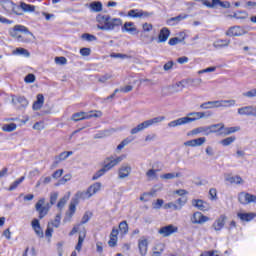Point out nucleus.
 Returning a JSON list of instances; mask_svg holds the SVG:
<instances>
[{"label": "nucleus", "instance_id": "f257e3e1", "mask_svg": "<svg viewBox=\"0 0 256 256\" xmlns=\"http://www.w3.org/2000/svg\"><path fill=\"white\" fill-rule=\"evenodd\" d=\"M211 112H190L185 117L178 118L168 123V127H179L181 125H189V123H195L199 119H205V117H211Z\"/></svg>", "mask_w": 256, "mask_h": 256}, {"label": "nucleus", "instance_id": "f03ea898", "mask_svg": "<svg viewBox=\"0 0 256 256\" xmlns=\"http://www.w3.org/2000/svg\"><path fill=\"white\" fill-rule=\"evenodd\" d=\"M96 21L99 23L98 29L101 31H113L115 27L123 25V20H121V18H111L109 15L99 14L96 17Z\"/></svg>", "mask_w": 256, "mask_h": 256}, {"label": "nucleus", "instance_id": "7ed1b4c3", "mask_svg": "<svg viewBox=\"0 0 256 256\" xmlns=\"http://www.w3.org/2000/svg\"><path fill=\"white\" fill-rule=\"evenodd\" d=\"M101 187H103V184L101 182H95L94 184L90 185L86 191L83 192H77L76 198L77 199H91L93 195H97L99 191H101Z\"/></svg>", "mask_w": 256, "mask_h": 256}, {"label": "nucleus", "instance_id": "20e7f679", "mask_svg": "<svg viewBox=\"0 0 256 256\" xmlns=\"http://www.w3.org/2000/svg\"><path fill=\"white\" fill-rule=\"evenodd\" d=\"M103 116V112L99 111V110H92L90 112H77L74 113L71 117L72 121H84L85 119H93V117L95 119H99V117Z\"/></svg>", "mask_w": 256, "mask_h": 256}, {"label": "nucleus", "instance_id": "39448f33", "mask_svg": "<svg viewBox=\"0 0 256 256\" xmlns=\"http://www.w3.org/2000/svg\"><path fill=\"white\" fill-rule=\"evenodd\" d=\"M35 209L39 213V219H43V217H46L47 213H49V209H51V204L45 203V198H41L35 204Z\"/></svg>", "mask_w": 256, "mask_h": 256}, {"label": "nucleus", "instance_id": "423d86ee", "mask_svg": "<svg viewBox=\"0 0 256 256\" xmlns=\"http://www.w3.org/2000/svg\"><path fill=\"white\" fill-rule=\"evenodd\" d=\"M125 159V155H121V156H109L105 159L104 161V169L106 171H111V169H113V167H117V165H119V163H121V161H123Z\"/></svg>", "mask_w": 256, "mask_h": 256}, {"label": "nucleus", "instance_id": "0eeeda50", "mask_svg": "<svg viewBox=\"0 0 256 256\" xmlns=\"http://www.w3.org/2000/svg\"><path fill=\"white\" fill-rule=\"evenodd\" d=\"M227 37H242V35H247V30L241 26H232L225 33Z\"/></svg>", "mask_w": 256, "mask_h": 256}, {"label": "nucleus", "instance_id": "6e6552de", "mask_svg": "<svg viewBox=\"0 0 256 256\" xmlns=\"http://www.w3.org/2000/svg\"><path fill=\"white\" fill-rule=\"evenodd\" d=\"M209 220V217L203 215L201 212H194L190 217V221L193 225H203V223H207Z\"/></svg>", "mask_w": 256, "mask_h": 256}, {"label": "nucleus", "instance_id": "1a4fd4ad", "mask_svg": "<svg viewBox=\"0 0 256 256\" xmlns=\"http://www.w3.org/2000/svg\"><path fill=\"white\" fill-rule=\"evenodd\" d=\"M238 201L242 205H249V203H256V195L246 193V192H241L238 195Z\"/></svg>", "mask_w": 256, "mask_h": 256}, {"label": "nucleus", "instance_id": "9d476101", "mask_svg": "<svg viewBox=\"0 0 256 256\" xmlns=\"http://www.w3.org/2000/svg\"><path fill=\"white\" fill-rule=\"evenodd\" d=\"M179 231V228L173 224L164 226L158 230L159 235L162 237H171L173 233H177Z\"/></svg>", "mask_w": 256, "mask_h": 256}, {"label": "nucleus", "instance_id": "9b49d317", "mask_svg": "<svg viewBox=\"0 0 256 256\" xmlns=\"http://www.w3.org/2000/svg\"><path fill=\"white\" fill-rule=\"evenodd\" d=\"M150 16L151 14L149 12H145L139 9L130 10L127 13V17H131L132 19H145Z\"/></svg>", "mask_w": 256, "mask_h": 256}, {"label": "nucleus", "instance_id": "f8f14e48", "mask_svg": "<svg viewBox=\"0 0 256 256\" xmlns=\"http://www.w3.org/2000/svg\"><path fill=\"white\" fill-rule=\"evenodd\" d=\"M225 223H227V216L222 214L214 221L212 229H214V231H221L223 227H225Z\"/></svg>", "mask_w": 256, "mask_h": 256}, {"label": "nucleus", "instance_id": "ddd939ff", "mask_svg": "<svg viewBox=\"0 0 256 256\" xmlns=\"http://www.w3.org/2000/svg\"><path fill=\"white\" fill-rule=\"evenodd\" d=\"M205 143H207V138L200 137V138H196V139L186 141L184 143V145L186 147H201L202 145H205Z\"/></svg>", "mask_w": 256, "mask_h": 256}, {"label": "nucleus", "instance_id": "4468645a", "mask_svg": "<svg viewBox=\"0 0 256 256\" xmlns=\"http://www.w3.org/2000/svg\"><path fill=\"white\" fill-rule=\"evenodd\" d=\"M131 175V167L127 164L121 165L118 169V179H127Z\"/></svg>", "mask_w": 256, "mask_h": 256}, {"label": "nucleus", "instance_id": "2eb2a0df", "mask_svg": "<svg viewBox=\"0 0 256 256\" xmlns=\"http://www.w3.org/2000/svg\"><path fill=\"white\" fill-rule=\"evenodd\" d=\"M210 128L209 126H200L197 128H194L188 135H205L206 137L209 136Z\"/></svg>", "mask_w": 256, "mask_h": 256}, {"label": "nucleus", "instance_id": "dca6fc26", "mask_svg": "<svg viewBox=\"0 0 256 256\" xmlns=\"http://www.w3.org/2000/svg\"><path fill=\"white\" fill-rule=\"evenodd\" d=\"M149 248V241L145 238H141L138 240V249L141 256L147 255V251Z\"/></svg>", "mask_w": 256, "mask_h": 256}, {"label": "nucleus", "instance_id": "f3484780", "mask_svg": "<svg viewBox=\"0 0 256 256\" xmlns=\"http://www.w3.org/2000/svg\"><path fill=\"white\" fill-rule=\"evenodd\" d=\"M192 205L193 207H196V209H199V211H209L210 209L208 203L201 199L192 200Z\"/></svg>", "mask_w": 256, "mask_h": 256}, {"label": "nucleus", "instance_id": "a211bd4d", "mask_svg": "<svg viewBox=\"0 0 256 256\" xmlns=\"http://www.w3.org/2000/svg\"><path fill=\"white\" fill-rule=\"evenodd\" d=\"M73 155V151H65L60 153L56 158L52 165V167H57L61 161H65L68 157H71Z\"/></svg>", "mask_w": 256, "mask_h": 256}, {"label": "nucleus", "instance_id": "6ab92c4d", "mask_svg": "<svg viewBox=\"0 0 256 256\" xmlns=\"http://www.w3.org/2000/svg\"><path fill=\"white\" fill-rule=\"evenodd\" d=\"M31 225H32V229L34 230L36 235L38 237L43 238L44 237L43 228H41V223H39V220L38 219H33L32 222H31Z\"/></svg>", "mask_w": 256, "mask_h": 256}, {"label": "nucleus", "instance_id": "aec40b11", "mask_svg": "<svg viewBox=\"0 0 256 256\" xmlns=\"http://www.w3.org/2000/svg\"><path fill=\"white\" fill-rule=\"evenodd\" d=\"M44 104H45V96H43V94H38L36 96V101L33 103L32 109L34 111H39V109H41Z\"/></svg>", "mask_w": 256, "mask_h": 256}, {"label": "nucleus", "instance_id": "412c9836", "mask_svg": "<svg viewBox=\"0 0 256 256\" xmlns=\"http://www.w3.org/2000/svg\"><path fill=\"white\" fill-rule=\"evenodd\" d=\"M85 237H87V230L83 228V230L79 232L78 243L75 247L76 251L79 252L83 248V241H85Z\"/></svg>", "mask_w": 256, "mask_h": 256}, {"label": "nucleus", "instance_id": "4be33fe9", "mask_svg": "<svg viewBox=\"0 0 256 256\" xmlns=\"http://www.w3.org/2000/svg\"><path fill=\"white\" fill-rule=\"evenodd\" d=\"M237 217L241 219L242 221H253V219L256 217L255 212H249V213H243V212H238Z\"/></svg>", "mask_w": 256, "mask_h": 256}, {"label": "nucleus", "instance_id": "5701e85b", "mask_svg": "<svg viewBox=\"0 0 256 256\" xmlns=\"http://www.w3.org/2000/svg\"><path fill=\"white\" fill-rule=\"evenodd\" d=\"M149 126L147 124V121H144L140 124H138L136 127L132 128L130 130L131 135H137V133H141V131H145V129H148Z\"/></svg>", "mask_w": 256, "mask_h": 256}, {"label": "nucleus", "instance_id": "b1692460", "mask_svg": "<svg viewBox=\"0 0 256 256\" xmlns=\"http://www.w3.org/2000/svg\"><path fill=\"white\" fill-rule=\"evenodd\" d=\"M10 35L14 39H17L20 43H29L31 41V39L25 38L23 35L17 32V30H11Z\"/></svg>", "mask_w": 256, "mask_h": 256}, {"label": "nucleus", "instance_id": "393cba45", "mask_svg": "<svg viewBox=\"0 0 256 256\" xmlns=\"http://www.w3.org/2000/svg\"><path fill=\"white\" fill-rule=\"evenodd\" d=\"M163 251H165V244L158 243L152 248L151 256H161L163 255Z\"/></svg>", "mask_w": 256, "mask_h": 256}, {"label": "nucleus", "instance_id": "a878e982", "mask_svg": "<svg viewBox=\"0 0 256 256\" xmlns=\"http://www.w3.org/2000/svg\"><path fill=\"white\" fill-rule=\"evenodd\" d=\"M171 32L167 28H163L158 36V43H165L169 39Z\"/></svg>", "mask_w": 256, "mask_h": 256}, {"label": "nucleus", "instance_id": "bb28decb", "mask_svg": "<svg viewBox=\"0 0 256 256\" xmlns=\"http://www.w3.org/2000/svg\"><path fill=\"white\" fill-rule=\"evenodd\" d=\"M122 31H126V33H130L131 35H135L137 33V28L133 22H126L122 27Z\"/></svg>", "mask_w": 256, "mask_h": 256}, {"label": "nucleus", "instance_id": "cd10ccee", "mask_svg": "<svg viewBox=\"0 0 256 256\" xmlns=\"http://www.w3.org/2000/svg\"><path fill=\"white\" fill-rule=\"evenodd\" d=\"M12 105H21L23 108H25L27 105H29V101L27 98L20 96L18 98H12Z\"/></svg>", "mask_w": 256, "mask_h": 256}, {"label": "nucleus", "instance_id": "c85d7f7f", "mask_svg": "<svg viewBox=\"0 0 256 256\" xmlns=\"http://www.w3.org/2000/svg\"><path fill=\"white\" fill-rule=\"evenodd\" d=\"M208 129H210L209 135L213 133H221L223 129H225V124L223 123H218V124H212L208 126Z\"/></svg>", "mask_w": 256, "mask_h": 256}, {"label": "nucleus", "instance_id": "c756f323", "mask_svg": "<svg viewBox=\"0 0 256 256\" xmlns=\"http://www.w3.org/2000/svg\"><path fill=\"white\" fill-rule=\"evenodd\" d=\"M117 235H119V230L114 228L110 234V240L108 241L109 247H115V245H117Z\"/></svg>", "mask_w": 256, "mask_h": 256}, {"label": "nucleus", "instance_id": "7c9ffc66", "mask_svg": "<svg viewBox=\"0 0 256 256\" xmlns=\"http://www.w3.org/2000/svg\"><path fill=\"white\" fill-rule=\"evenodd\" d=\"M165 121V116H158L149 120H146V124L148 125V127H151L153 125H157V123H161Z\"/></svg>", "mask_w": 256, "mask_h": 256}, {"label": "nucleus", "instance_id": "2f4dec72", "mask_svg": "<svg viewBox=\"0 0 256 256\" xmlns=\"http://www.w3.org/2000/svg\"><path fill=\"white\" fill-rule=\"evenodd\" d=\"M179 177H181V172H172V173L162 174L160 176V179L170 180V179H177Z\"/></svg>", "mask_w": 256, "mask_h": 256}, {"label": "nucleus", "instance_id": "473e14b6", "mask_svg": "<svg viewBox=\"0 0 256 256\" xmlns=\"http://www.w3.org/2000/svg\"><path fill=\"white\" fill-rule=\"evenodd\" d=\"M89 7L94 13L103 11V4L101 2H92Z\"/></svg>", "mask_w": 256, "mask_h": 256}, {"label": "nucleus", "instance_id": "72a5a7b5", "mask_svg": "<svg viewBox=\"0 0 256 256\" xmlns=\"http://www.w3.org/2000/svg\"><path fill=\"white\" fill-rule=\"evenodd\" d=\"M12 55H24V57H30L31 53L25 48H16L12 51Z\"/></svg>", "mask_w": 256, "mask_h": 256}, {"label": "nucleus", "instance_id": "f704fd0d", "mask_svg": "<svg viewBox=\"0 0 256 256\" xmlns=\"http://www.w3.org/2000/svg\"><path fill=\"white\" fill-rule=\"evenodd\" d=\"M17 129V124L15 123H10V124H4L2 126V131L5 133H13Z\"/></svg>", "mask_w": 256, "mask_h": 256}, {"label": "nucleus", "instance_id": "c9c22d12", "mask_svg": "<svg viewBox=\"0 0 256 256\" xmlns=\"http://www.w3.org/2000/svg\"><path fill=\"white\" fill-rule=\"evenodd\" d=\"M12 30L17 31L18 33H26V35H30V37H33V33L29 32V30L25 26L16 25Z\"/></svg>", "mask_w": 256, "mask_h": 256}, {"label": "nucleus", "instance_id": "e433bc0d", "mask_svg": "<svg viewBox=\"0 0 256 256\" xmlns=\"http://www.w3.org/2000/svg\"><path fill=\"white\" fill-rule=\"evenodd\" d=\"M237 131H241L240 126L224 128V132H221L220 134L223 135L224 133L225 135H231L233 133H237Z\"/></svg>", "mask_w": 256, "mask_h": 256}, {"label": "nucleus", "instance_id": "4c0bfd02", "mask_svg": "<svg viewBox=\"0 0 256 256\" xmlns=\"http://www.w3.org/2000/svg\"><path fill=\"white\" fill-rule=\"evenodd\" d=\"M119 231L122 235H127V233H129V225L127 224V221L120 222Z\"/></svg>", "mask_w": 256, "mask_h": 256}, {"label": "nucleus", "instance_id": "58836bf2", "mask_svg": "<svg viewBox=\"0 0 256 256\" xmlns=\"http://www.w3.org/2000/svg\"><path fill=\"white\" fill-rule=\"evenodd\" d=\"M146 177H147L148 181H155V179L158 178V176H157V170H155V169H149V170L146 172Z\"/></svg>", "mask_w": 256, "mask_h": 256}, {"label": "nucleus", "instance_id": "ea45409f", "mask_svg": "<svg viewBox=\"0 0 256 256\" xmlns=\"http://www.w3.org/2000/svg\"><path fill=\"white\" fill-rule=\"evenodd\" d=\"M174 203H176V207L181 211L187 205V197L178 198Z\"/></svg>", "mask_w": 256, "mask_h": 256}, {"label": "nucleus", "instance_id": "a19ab883", "mask_svg": "<svg viewBox=\"0 0 256 256\" xmlns=\"http://www.w3.org/2000/svg\"><path fill=\"white\" fill-rule=\"evenodd\" d=\"M20 7L22 10L25 11V13H33V11H35V6H33L31 4H27L25 2H22L20 4Z\"/></svg>", "mask_w": 256, "mask_h": 256}, {"label": "nucleus", "instance_id": "79ce46f5", "mask_svg": "<svg viewBox=\"0 0 256 256\" xmlns=\"http://www.w3.org/2000/svg\"><path fill=\"white\" fill-rule=\"evenodd\" d=\"M229 43H230L229 40H217L214 42L213 45L216 49H221V47H228Z\"/></svg>", "mask_w": 256, "mask_h": 256}, {"label": "nucleus", "instance_id": "37998d69", "mask_svg": "<svg viewBox=\"0 0 256 256\" xmlns=\"http://www.w3.org/2000/svg\"><path fill=\"white\" fill-rule=\"evenodd\" d=\"M236 139L237 138L235 136H230L228 138L221 140L220 143H221V145H223V147H229V145H231V143H235Z\"/></svg>", "mask_w": 256, "mask_h": 256}, {"label": "nucleus", "instance_id": "c03bdc74", "mask_svg": "<svg viewBox=\"0 0 256 256\" xmlns=\"http://www.w3.org/2000/svg\"><path fill=\"white\" fill-rule=\"evenodd\" d=\"M237 105V101L230 99V100H222V108L227 109L229 107H235Z\"/></svg>", "mask_w": 256, "mask_h": 256}, {"label": "nucleus", "instance_id": "a18cd8bd", "mask_svg": "<svg viewBox=\"0 0 256 256\" xmlns=\"http://www.w3.org/2000/svg\"><path fill=\"white\" fill-rule=\"evenodd\" d=\"M22 181H25V176H22L21 178L17 179L16 181H14L10 187H9V191H15V189H17V187H19V185H21Z\"/></svg>", "mask_w": 256, "mask_h": 256}, {"label": "nucleus", "instance_id": "49530a36", "mask_svg": "<svg viewBox=\"0 0 256 256\" xmlns=\"http://www.w3.org/2000/svg\"><path fill=\"white\" fill-rule=\"evenodd\" d=\"M107 170L105 169V166L98 170L93 176H92V181H97V179H100V177H103V175H105V172Z\"/></svg>", "mask_w": 256, "mask_h": 256}, {"label": "nucleus", "instance_id": "de8ad7c7", "mask_svg": "<svg viewBox=\"0 0 256 256\" xmlns=\"http://www.w3.org/2000/svg\"><path fill=\"white\" fill-rule=\"evenodd\" d=\"M133 139L126 138L124 139L118 146H117V151H122L129 143H131Z\"/></svg>", "mask_w": 256, "mask_h": 256}, {"label": "nucleus", "instance_id": "09e8293b", "mask_svg": "<svg viewBox=\"0 0 256 256\" xmlns=\"http://www.w3.org/2000/svg\"><path fill=\"white\" fill-rule=\"evenodd\" d=\"M2 7L3 9H5L6 11H11V9H14L15 8V4L10 1V0H7V1H4L2 3Z\"/></svg>", "mask_w": 256, "mask_h": 256}, {"label": "nucleus", "instance_id": "8fccbe9b", "mask_svg": "<svg viewBox=\"0 0 256 256\" xmlns=\"http://www.w3.org/2000/svg\"><path fill=\"white\" fill-rule=\"evenodd\" d=\"M50 225H52L53 227H56V229H59L60 225H61V213H58L56 216H55V219L54 221H52L50 223Z\"/></svg>", "mask_w": 256, "mask_h": 256}, {"label": "nucleus", "instance_id": "3c124183", "mask_svg": "<svg viewBox=\"0 0 256 256\" xmlns=\"http://www.w3.org/2000/svg\"><path fill=\"white\" fill-rule=\"evenodd\" d=\"M165 201L163 199H157L152 203L153 209H161V207H164Z\"/></svg>", "mask_w": 256, "mask_h": 256}, {"label": "nucleus", "instance_id": "603ef678", "mask_svg": "<svg viewBox=\"0 0 256 256\" xmlns=\"http://www.w3.org/2000/svg\"><path fill=\"white\" fill-rule=\"evenodd\" d=\"M164 209H172V211H179V208L177 207V204L175 202H168L164 204Z\"/></svg>", "mask_w": 256, "mask_h": 256}, {"label": "nucleus", "instance_id": "864d4df0", "mask_svg": "<svg viewBox=\"0 0 256 256\" xmlns=\"http://www.w3.org/2000/svg\"><path fill=\"white\" fill-rule=\"evenodd\" d=\"M230 182L235 183L236 185H243L245 183L241 176H234L230 178Z\"/></svg>", "mask_w": 256, "mask_h": 256}, {"label": "nucleus", "instance_id": "5fc2aeb1", "mask_svg": "<svg viewBox=\"0 0 256 256\" xmlns=\"http://www.w3.org/2000/svg\"><path fill=\"white\" fill-rule=\"evenodd\" d=\"M67 201H69V197L64 196L61 198L57 204L58 209H63L67 205Z\"/></svg>", "mask_w": 256, "mask_h": 256}, {"label": "nucleus", "instance_id": "6e6d98bb", "mask_svg": "<svg viewBox=\"0 0 256 256\" xmlns=\"http://www.w3.org/2000/svg\"><path fill=\"white\" fill-rule=\"evenodd\" d=\"M201 109H215V104L213 101L204 102L200 105Z\"/></svg>", "mask_w": 256, "mask_h": 256}, {"label": "nucleus", "instance_id": "4d7b16f0", "mask_svg": "<svg viewBox=\"0 0 256 256\" xmlns=\"http://www.w3.org/2000/svg\"><path fill=\"white\" fill-rule=\"evenodd\" d=\"M111 77H113L111 74H104L98 77V83H107Z\"/></svg>", "mask_w": 256, "mask_h": 256}, {"label": "nucleus", "instance_id": "13d9d810", "mask_svg": "<svg viewBox=\"0 0 256 256\" xmlns=\"http://www.w3.org/2000/svg\"><path fill=\"white\" fill-rule=\"evenodd\" d=\"M56 65H67V58L60 56L54 59Z\"/></svg>", "mask_w": 256, "mask_h": 256}, {"label": "nucleus", "instance_id": "bf43d9fd", "mask_svg": "<svg viewBox=\"0 0 256 256\" xmlns=\"http://www.w3.org/2000/svg\"><path fill=\"white\" fill-rule=\"evenodd\" d=\"M242 95L243 97H247L248 99H253V97H256V89L244 92Z\"/></svg>", "mask_w": 256, "mask_h": 256}, {"label": "nucleus", "instance_id": "052dcab7", "mask_svg": "<svg viewBox=\"0 0 256 256\" xmlns=\"http://www.w3.org/2000/svg\"><path fill=\"white\" fill-rule=\"evenodd\" d=\"M221 0H212V2H208L209 9H215V7H220Z\"/></svg>", "mask_w": 256, "mask_h": 256}, {"label": "nucleus", "instance_id": "680f3d73", "mask_svg": "<svg viewBox=\"0 0 256 256\" xmlns=\"http://www.w3.org/2000/svg\"><path fill=\"white\" fill-rule=\"evenodd\" d=\"M82 39H84V41H97V37L88 33L82 34Z\"/></svg>", "mask_w": 256, "mask_h": 256}, {"label": "nucleus", "instance_id": "e2e57ef3", "mask_svg": "<svg viewBox=\"0 0 256 256\" xmlns=\"http://www.w3.org/2000/svg\"><path fill=\"white\" fill-rule=\"evenodd\" d=\"M33 129L35 131H43V129H45V124L43 122H36L34 125H33Z\"/></svg>", "mask_w": 256, "mask_h": 256}, {"label": "nucleus", "instance_id": "0e129e2a", "mask_svg": "<svg viewBox=\"0 0 256 256\" xmlns=\"http://www.w3.org/2000/svg\"><path fill=\"white\" fill-rule=\"evenodd\" d=\"M58 197H59V193H57V192L51 193V195H50V206L55 205V203H57Z\"/></svg>", "mask_w": 256, "mask_h": 256}, {"label": "nucleus", "instance_id": "69168bd1", "mask_svg": "<svg viewBox=\"0 0 256 256\" xmlns=\"http://www.w3.org/2000/svg\"><path fill=\"white\" fill-rule=\"evenodd\" d=\"M36 77L34 74H28L25 76L24 81L25 83H35Z\"/></svg>", "mask_w": 256, "mask_h": 256}, {"label": "nucleus", "instance_id": "338daca9", "mask_svg": "<svg viewBox=\"0 0 256 256\" xmlns=\"http://www.w3.org/2000/svg\"><path fill=\"white\" fill-rule=\"evenodd\" d=\"M91 215V212H86L82 217L81 224L85 225V223H88L89 219H91Z\"/></svg>", "mask_w": 256, "mask_h": 256}, {"label": "nucleus", "instance_id": "774afa93", "mask_svg": "<svg viewBox=\"0 0 256 256\" xmlns=\"http://www.w3.org/2000/svg\"><path fill=\"white\" fill-rule=\"evenodd\" d=\"M183 19H187V14H181L179 16L173 17L169 21H176L177 23H179V21H183Z\"/></svg>", "mask_w": 256, "mask_h": 256}]
</instances>
